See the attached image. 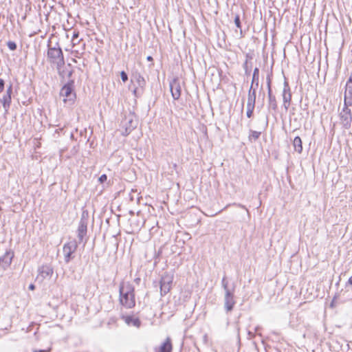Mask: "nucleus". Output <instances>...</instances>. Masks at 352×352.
I'll return each mask as SVG.
<instances>
[{
    "label": "nucleus",
    "mask_w": 352,
    "mask_h": 352,
    "mask_svg": "<svg viewBox=\"0 0 352 352\" xmlns=\"http://www.w3.org/2000/svg\"><path fill=\"white\" fill-rule=\"evenodd\" d=\"M120 302L127 309L133 307L135 305L134 287L129 282H122L119 287Z\"/></svg>",
    "instance_id": "obj_1"
},
{
    "label": "nucleus",
    "mask_w": 352,
    "mask_h": 352,
    "mask_svg": "<svg viewBox=\"0 0 352 352\" xmlns=\"http://www.w3.org/2000/svg\"><path fill=\"white\" fill-rule=\"evenodd\" d=\"M221 286L224 291L223 296V305L226 312H231L236 304L234 293H235V285L232 284L230 287L229 282L227 280L226 276H224L221 280Z\"/></svg>",
    "instance_id": "obj_2"
},
{
    "label": "nucleus",
    "mask_w": 352,
    "mask_h": 352,
    "mask_svg": "<svg viewBox=\"0 0 352 352\" xmlns=\"http://www.w3.org/2000/svg\"><path fill=\"white\" fill-rule=\"evenodd\" d=\"M47 56L48 61L54 66L60 67L64 65L63 53L58 44L54 47L49 46Z\"/></svg>",
    "instance_id": "obj_3"
},
{
    "label": "nucleus",
    "mask_w": 352,
    "mask_h": 352,
    "mask_svg": "<svg viewBox=\"0 0 352 352\" xmlns=\"http://www.w3.org/2000/svg\"><path fill=\"white\" fill-rule=\"evenodd\" d=\"M78 248V242L75 240H71L65 243L63 248V253L64 261L66 263H69L74 258L73 254L76 251Z\"/></svg>",
    "instance_id": "obj_4"
},
{
    "label": "nucleus",
    "mask_w": 352,
    "mask_h": 352,
    "mask_svg": "<svg viewBox=\"0 0 352 352\" xmlns=\"http://www.w3.org/2000/svg\"><path fill=\"white\" fill-rule=\"evenodd\" d=\"M136 121L132 115L125 116L121 122V134L124 136L128 135L136 128Z\"/></svg>",
    "instance_id": "obj_5"
},
{
    "label": "nucleus",
    "mask_w": 352,
    "mask_h": 352,
    "mask_svg": "<svg viewBox=\"0 0 352 352\" xmlns=\"http://www.w3.org/2000/svg\"><path fill=\"white\" fill-rule=\"evenodd\" d=\"M74 80H70L67 84H65L60 89V96L63 97L64 102H66L67 100L69 102H73L76 94L74 93Z\"/></svg>",
    "instance_id": "obj_6"
},
{
    "label": "nucleus",
    "mask_w": 352,
    "mask_h": 352,
    "mask_svg": "<svg viewBox=\"0 0 352 352\" xmlns=\"http://www.w3.org/2000/svg\"><path fill=\"white\" fill-rule=\"evenodd\" d=\"M173 281V274L165 273L160 280V293L162 296L166 295L171 289Z\"/></svg>",
    "instance_id": "obj_7"
},
{
    "label": "nucleus",
    "mask_w": 352,
    "mask_h": 352,
    "mask_svg": "<svg viewBox=\"0 0 352 352\" xmlns=\"http://www.w3.org/2000/svg\"><path fill=\"white\" fill-rule=\"evenodd\" d=\"M88 213L83 212L77 230L79 243L82 242L87 232Z\"/></svg>",
    "instance_id": "obj_8"
},
{
    "label": "nucleus",
    "mask_w": 352,
    "mask_h": 352,
    "mask_svg": "<svg viewBox=\"0 0 352 352\" xmlns=\"http://www.w3.org/2000/svg\"><path fill=\"white\" fill-rule=\"evenodd\" d=\"M350 105H346L344 102V107L340 113V122L345 129H349L352 122L351 111L349 108Z\"/></svg>",
    "instance_id": "obj_9"
},
{
    "label": "nucleus",
    "mask_w": 352,
    "mask_h": 352,
    "mask_svg": "<svg viewBox=\"0 0 352 352\" xmlns=\"http://www.w3.org/2000/svg\"><path fill=\"white\" fill-rule=\"evenodd\" d=\"M12 84L10 83L9 86L7 87L6 93L3 95L2 98H0V102L2 103L3 107L6 111L9 110L12 103Z\"/></svg>",
    "instance_id": "obj_10"
},
{
    "label": "nucleus",
    "mask_w": 352,
    "mask_h": 352,
    "mask_svg": "<svg viewBox=\"0 0 352 352\" xmlns=\"http://www.w3.org/2000/svg\"><path fill=\"white\" fill-rule=\"evenodd\" d=\"M37 280L43 281L45 279H50L54 272L53 268L50 265H43L38 268Z\"/></svg>",
    "instance_id": "obj_11"
},
{
    "label": "nucleus",
    "mask_w": 352,
    "mask_h": 352,
    "mask_svg": "<svg viewBox=\"0 0 352 352\" xmlns=\"http://www.w3.org/2000/svg\"><path fill=\"white\" fill-rule=\"evenodd\" d=\"M170 89L174 100H178L181 96V85L178 79L174 78L170 82Z\"/></svg>",
    "instance_id": "obj_12"
},
{
    "label": "nucleus",
    "mask_w": 352,
    "mask_h": 352,
    "mask_svg": "<svg viewBox=\"0 0 352 352\" xmlns=\"http://www.w3.org/2000/svg\"><path fill=\"white\" fill-rule=\"evenodd\" d=\"M13 257V252L11 250L6 251L5 254L0 257V267L3 270H7L11 264Z\"/></svg>",
    "instance_id": "obj_13"
},
{
    "label": "nucleus",
    "mask_w": 352,
    "mask_h": 352,
    "mask_svg": "<svg viewBox=\"0 0 352 352\" xmlns=\"http://www.w3.org/2000/svg\"><path fill=\"white\" fill-rule=\"evenodd\" d=\"M56 68L58 72V74L62 78H71L73 73V69L71 64L68 63L67 65H65V63H64V65H61L60 67L56 66Z\"/></svg>",
    "instance_id": "obj_14"
},
{
    "label": "nucleus",
    "mask_w": 352,
    "mask_h": 352,
    "mask_svg": "<svg viewBox=\"0 0 352 352\" xmlns=\"http://www.w3.org/2000/svg\"><path fill=\"white\" fill-rule=\"evenodd\" d=\"M283 107L285 110H287L290 105V102L292 100V94L290 92V88L286 82H285L283 91Z\"/></svg>",
    "instance_id": "obj_15"
},
{
    "label": "nucleus",
    "mask_w": 352,
    "mask_h": 352,
    "mask_svg": "<svg viewBox=\"0 0 352 352\" xmlns=\"http://www.w3.org/2000/svg\"><path fill=\"white\" fill-rule=\"evenodd\" d=\"M122 319L127 325L130 327H135L139 328L141 325V322L140 319L134 316H122Z\"/></svg>",
    "instance_id": "obj_16"
},
{
    "label": "nucleus",
    "mask_w": 352,
    "mask_h": 352,
    "mask_svg": "<svg viewBox=\"0 0 352 352\" xmlns=\"http://www.w3.org/2000/svg\"><path fill=\"white\" fill-rule=\"evenodd\" d=\"M344 102L346 105H352V85H346Z\"/></svg>",
    "instance_id": "obj_17"
},
{
    "label": "nucleus",
    "mask_w": 352,
    "mask_h": 352,
    "mask_svg": "<svg viewBox=\"0 0 352 352\" xmlns=\"http://www.w3.org/2000/svg\"><path fill=\"white\" fill-rule=\"evenodd\" d=\"M256 88L257 87L255 86L251 85L248 91L247 104H255Z\"/></svg>",
    "instance_id": "obj_18"
},
{
    "label": "nucleus",
    "mask_w": 352,
    "mask_h": 352,
    "mask_svg": "<svg viewBox=\"0 0 352 352\" xmlns=\"http://www.w3.org/2000/svg\"><path fill=\"white\" fill-rule=\"evenodd\" d=\"M268 95V109L276 111L277 109V102L275 96L272 94V90L267 93Z\"/></svg>",
    "instance_id": "obj_19"
},
{
    "label": "nucleus",
    "mask_w": 352,
    "mask_h": 352,
    "mask_svg": "<svg viewBox=\"0 0 352 352\" xmlns=\"http://www.w3.org/2000/svg\"><path fill=\"white\" fill-rule=\"evenodd\" d=\"M172 344L170 338H167L162 344L158 352H172Z\"/></svg>",
    "instance_id": "obj_20"
},
{
    "label": "nucleus",
    "mask_w": 352,
    "mask_h": 352,
    "mask_svg": "<svg viewBox=\"0 0 352 352\" xmlns=\"http://www.w3.org/2000/svg\"><path fill=\"white\" fill-rule=\"evenodd\" d=\"M293 146L294 150L298 153H301L302 151V140L299 136L294 138L293 141Z\"/></svg>",
    "instance_id": "obj_21"
},
{
    "label": "nucleus",
    "mask_w": 352,
    "mask_h": 352,
    "mask_svg": "<svg viewBox=\"0 0 352 352\" xmlns=\"http://www.w3.org/2000/svg\"><path fill=\"white\" fill-rule=\"evenodd\" d=\"M258 82H259V69L258 67H256L254 69L252 80L251 85L255 86L256 87H258Z\"/></svg>",
    "instance_id": "obj_22"
},
{
    "label": "nucleus",
    "mask_w": 352,
    "mask_h": 352,
    "mask_svg": "<svg viewBox=\"0 0 352 352\" xmlns=\"http://www.w3.org/2000/svg\"><path fill=\"white\" fill-rule=\"evenodd\" d=\"M135 80L138 84V85L142 88L146 85V81L144 78V77L140 74H135L134 75Z\"/></svg>",
    "instance_id": "obj_23"
},
{
    "label": "nucleus",
    "mask_w": 352,
    "mask_h": 352,
    "mask_svg": "<svg viewBox=\"0 0 352 352\" xmlns=\"http://www.w3.org/2000/svg\"><path fill=\"white\" fill-rule=\"evenodd\" d=\"M260 135H261V132H258V131H256L250 130L248 138H249V140L250 141H252V140L255 141L257 139H258Z\"/></svg>",
    "instance_id": "obj_24"
},
{
    "label": "nucleus",
    "mask_w": 352,
    "mask_h": 352,
    "mask_svg": "<svg viewBox=\"0 0 352 352\" xmlns=\"http://www.w3.org/2000/svg\"><path fill=\"white\" fill-rule=\"evenodd\" d=\"M255 104H247V112L246 115L248 118H251L254 109Z\"/></svg>",
    "instance_id": "obj_25"
},
{
    "label": "nucleus",
    "mask_w": 352,
    "mask_h": 352,
    "mask_svg": "<svg viewBox=\"0 0 352 352\" xmlns=\"http://www.w3.org/2000/svg\"><path fill=\"white\" fill-rule=\"evenodd\" d=\"M234 23H235L236 26L238 28L240 29V32H241V34L242 33V30H241V25L240 17L237 14L234 17Z\"/></svg>",
    "instance_id": "obj_26"
},
{
    "label": "nucleus",
    "mask_w": 352,
    "mask_h": 352,
    "mask_svg": "<svg viewBox=\"0 0 352 352\" xmlns=\"http://www.w3.org/2000/svg\"><path fill=\"white\" fill-rule=\"evenodd\" d=\"M7 45L10 50L14 51L16 49V44L14 41H8Z\"/></svg>",
    "instance_id": "obj_27"
},
{
    "label": "nucleus",
    "mask_w": 352,
    "mask_h": 352,
    "mask_svg": "<svg viewBox=\"0 0 352 352\" xmlns=\"http://www.w3.org/2000/svg\"><path fill=\"white\" fill-rule=\"evenodd\" d=\"M243 67L245 70V75H249L250 73V69L248 67V60H245V62L243 63Z\"/></svg>",
    "instance_id": "obj_28"
},
{
    "label": "nucleus",
    "mask_w": 352,
    "mask_h": 352,
    "mask_svg": "<svg viewBox=\"0 0 352 352\" xmlns=\"http://www.w3.org/2000/svg\"><path fill=\"white\" fill-rule=\"evenodd\" d=\"M120 77H121V79L122 80L125 82L128 80V76L126 74V73L124 72V71H122L120 72Z\"/></svg>",
    "instance_id": "obj_29"
},
{
    "label": "nucleus",
    "mask_w": 352,
    "mask_h": 352,
    "mask_svg": "<svg viewBox=\"0 0 352 352\" xmlns=\"http://www.w3.org/2000/svg\"><path fill=\"white\" fill-rule=\"evenodd\" d=\"M267 92L270 91V90H272L271 89V79L270 76L268 75L267 77Z\"/></svg>",
    "instance_id": "obj_30"
},
{
    "label": "nucleus",
    "mask_w": 352,
    "mask_h": 352,
    "mask_svg": "<svg viewBox=\"0 0 352 352\" xmlns=\"http://www.w3.org/2000/svg\"><path fill=\"white\" fill-rule=\"evenodd\" d=\"M107 179V176L105 174L102 175L99 178L98 181L102 184Z\"/></svg>",
    "instance_id": "obj_31"
},
{
    "label": "nucleus",
    "mask_w": 352,
    "mask_h": 352,
    "mask_svg": "<svg viewBox=\"0 0 352 352\" xmlns=\"http://www.w3.org/2000/svg\"><path fill=\"white\" fill-rule=\"evenodd\" d=\"M5 87V81L2 78H0V94L3 91Z\"/></svg>",
    "instance_id": "obj_32"
},
{
    "label": "nucleus",
    "mask_w": 352,
    "mask_h": 352,
    "mask_svg": "<svg viewBox=\"0 0 352 352\" xmlns=\"http://www.w3.org/2000/svg\"><path fill=\"white\" fill-rule=\"evenodd\" d=\"M79 33L78 32H74L72 36V41L74 42L76 38L78 37Z\"/></svg>",
    "instance_id": "obj_33"
},
{
    "label": "nucleus",
    "mask_w": 352,
    "mask_h": 352,
    "mask_svg": "<svg viewBox=\"0 0 352 352\" xmlns=\"http://www.w3.org/2000/svg\"><path fill=\"white\" fill-rule=\"evenodd\" d=\"M346 85H352V74L349 76Z\"/></svg>",
    "instance_id": "obj_34"
},
{
    "label": "nucleus",
    "mask_w": 352,
    "mask_h": 352,
    "mask_svg": "<svg viewBox=\"0 0 352 352\" xmlns=\"http://www.w3.org/2000/svg\"><path fill=\"white\" fill-rule=\"evenodd\" d=\"M34 288H35L34 285H33V284H30V285H29V289H30V290H34Z\"/></svg>",
    "instance_id": "obj_35"
},
{
    "label": "nucleus",
    "mask_w": 352,
    "mask_h": 352,
    "mask_svg": "<svg viewBox=\"0 0 352 352\" xmlns=\"http://www.w3.org/2000/svg\"><path fill=\"white\" fill-rule=\"evenodd\" d=\"M348 283L352 285V276L349 278Z\"/></svg>",
    "instance_id": "obj_36"
},
{
    "label": "nucleus",
    "mask_w": 352,
    "mask_h": 352,
    "mask_svg": "<svg viewBox=\"0 0 352 352\" xmlns=\"http://www.w3.org/2000/svg\"><path fill=\"white\" fill-rule=\"evenodd\" d=\"M137 91H138L137 88H135V89L133 90V94H134V96H137Z\"/></svg>",
    "instance_id": "obj_37"
},
{
    "label": "nucleus",
    "mask_w": 352,
    "mask_h": 352,
    "mask_svg": "<svg viewBox=\"0 0 352 352\" xmlns=\"http://www.w3.org/2000/svg\"><path fill=\"white\" fill-rule=\"evenodd\" d=\"M38 352H49L50 350H43V349H41V350H38Z\"/></svg>",
    "instance_id": "obj_38"
},
{
    "label": "nucleus",
    "mask_w": 352,
    "mask_h": 352,
    "mask_svg": "<svg viewBox=\"0 0 352 352\" xmlns=\"http://www.w3.org/2000/svg\"><path fill=\"white\" fill-rule=\"evenodd\" d=\"M152 59H153V58H152V57H151V56H148L147 57V60H151Z\"/></svg>",
    "instance_id": "obj_39"
},
{
    "label": "nucleus",
    "mask_w": 352,
    "mask_h": 352,
    "mask_svg": "<svg viewBox=\"0 0 352 352\" xmlns=\"http://www.w3.org/2000/svg\"><path fill=\"white\" fill-rule=\"evenodd\" d=\"M62 129H56L55 132H56V133H59V131H61Z\"/></svg>",
    "instance_id": "obj_40"
},
{
    "label": "nucleus",
    "mask_w": 352,
    "mask_h": 352,
    "mask_svg": "<svg viewBox=\"0 0 352 352\" xmlns=\"http://www.w3.org/2000/svg\"><path fill=\"white\" fill-rule=\"evenodd\" d=\"M334 301H335V298L333 299V301L331 302V306H333V304Z\"/></svg>",
    "instance_id": "obj_41"
},
{
    "label": "nucleus",
    "mask_w": 352,
    "mask_h": 352,
    "mask_svg": "<svg viewBox=\"0 0 352 352\" xmlns=\"http://www.w3.org/2000/svg\"><path fill=\"white\" fill-rule=\"evenodd\" d=\"M206 338H207V336H204V340H206Z\"/></svg>",
    "instance_id": "obj_42"
},
{
    "label": "nucleus",
    "mask_w": 352,
    "mask_h": 352,
    "mask_svg": "<svg viewBox=\"0 0 352 352\" xmlns=\"http://www.w3.org/2000/svg\"><path fill=\"white\" fill-rule=\"evenodd\" d=\"M34 352H38V351H34Z\"/></svg>",
    "instance_id": "obj_43"
}]
</instances>
